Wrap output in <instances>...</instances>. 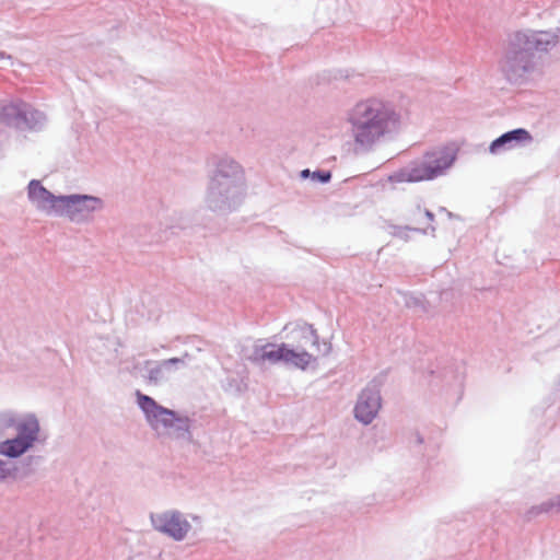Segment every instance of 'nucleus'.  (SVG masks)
Masks as SVG:
<instances>
[{
    "label": "nucleus",
    "instance_id": "f257e3e1",
    "mask_svg": "<svg viewBox=\"0 0 560 560\" xmlns=\"http://www.w3.org/2000/svg\"><path fill=\"white\" fill-rule=\"evenodd\" d=\"M40 422L36 413L13 408L0 410V456L16 459L40 440Z\"/></svg>",
    "mask_w": 560,
    "mask_h": 560
},
{
    "label": "nucleus",
    "instance_id": "f03ea898",
    "mask_svg": "<svg viewBox=\"0 0 560 560\" xmlns=\"http://www.w3.org/2000/svg\"><path fill=\"white\" fill-rule=\"evenodd\" d=\"M349 121L355 141L369 147L385 135L397 129L398 115L378 100H366L358 103L351 110Z\"/></svg>",
    "mask_w": 560,
    "mask_h": 560
},
{
    "label": "nucleus",
    "instance_id": "7ed1b4c3",
    "mask_svg": "<svg viewBox=\"0 0 560 560\" xmlns=\"http://www.w3.org/2000/svg\"><path fill=\"white\" fill-rule=\"evenodd\" d=\"M454 160L455 153L452 149L438 148L394 172L389 180L397 184L432 180L442 175Z\"/></svg>",
    "mask_w": 560,
    "mask_h": 560
},
{
    "label": "nucleus",
    "instance_id": "20e7f679",
    "mask_svg": "<svg viewBox=\"0 0 560 560\" xmlns=\"http://www.w3.org/2000/svg\"><path fill=\"white\" fill-rule=\"evenodd\" d=\"M137 404L145 416V420L153 430L165 429L168 434L177 440L188 443L192 442L190 431L192 420L186 416H180L176 411L159 405L152 397L136 393Z\"/></svg>",
    "mask_w": 560,
    "mask_h": 560
},
{
    "label": "nucleus",
    "instance_id": "39448f33",
    "mask_svg": "<svg viewBox=\"0 0 560 560\" xmlns=\"http://www.w3.org/2000/svg\"><path fill=\"white\" fill-rule=\"evenodd\" d=\"M150 522L156 532L175 541H183L191 529L188 516L178 510L151 513Z\"/></svg>",
    "mask_w": 560,
    "mask_h": 560
},
{
    "label": "nucleus",
    "instance_id": "423d86ee",
    "mask_svg": "<svg viewBox=\"0 0 560 560\" xmlns=\"http://www.w3.org/2000/svg\"><path fill=\"white\" fill-rule=\"evenodd\" d=\"M556 44V36L547 32H518L511 40L512 51L508 56L512 63L518 55H532L535 51L547 50L549 46Z\"/></svg>",
    "mask_w": 560,
    "mask_h": 560
},
{
    "label": "nucleus",
    "instance_id": "0eeeda50",
    "mask_svg": "<svg viewBox=\"0 0 560 560\" xmlns=\"http://www.w3.org/2000/svg\"><path fill=\"white\" fill-rule=\"evenodd\" d=\"M382 398L376 384H369L360 393L354 406V417L363 424H370L381 409Z\"/></svg>",
    "mask_w": 560,
    "mask_h": 560
},
{
    "label": "nucleus",
    "instance_id": "6e6552de",
    "mask_svg": "<svg viewBox=\"0 0 560 560\" xmlns=\"http://www.w3.org/2000/svg\"><path fill=\"white\" fill-rule=\"evenodd\" d=\"M188 358L189 354L185 353L182 358H171L162 361L147 360L143 363L144 377L150 384L159 385L167 381L182 366H185Z\"/></svg>",
    "mask_w": 560,
    "mask_h": 560
},
{
    "label": "nucleus",
    "instance_id": "1a4fd4ad",
    "mask_svg": "<svg viewBox=\"0 0 560 560\" xmlns=\"http://www.w3.org/2000/svg\"><path fill=\"white\" fill-rule=\"evenodd\" d=\"M284 350V342L277 345L258 339L254 342L249 351L244 353V358L256 365H262L265 363L278 364L283 361Z\"/></svg>",
    "mask_w": 560,
    "mask_h": 560
},
{
    "label": "nucleus",
    "instance_id": "9d476101",
    "mask_svg": "<svg viewBox=\"0 0 560 560\" xmlns=\"http://www.w3.org/2000/svg\"><path fill=\"white\" fill-rule=\"evenodd\" d=\"M293 339L298 341V349L305 350L306 347H312L317 354L326 357L331 352V343L327 340L319 341L316 329L313 325L302 323L295 324L291 329Z\"/></svg>",
    "mask_w": 560,
    "mask_h": 560
},
{
    "label": "nucleus",
    "instance_id": "9b49d317",
    "mask_svg": "<svg viewBox=\"0 0 560 560\" xmlns=\"http://www.w3.org/2000/svg\"><path fill=\"white\" fill-rule=\"evenodd\" d=\"M60 213L69 217L71 220L79 213H89L100 207L101 201L97 198L89 196H68L59 197Z\"/></svg>",
    "mask_w": 560,
    "mask_h": 560
},
{
    "label": "nucleus",
    "instance_id": "f8f14e48",
    "mask_svg": "<svg viewBox=\"0 0 560 560\" xmlns=\"http://www.w3.org/2000/svg\"><path fill=\"white\" fill-rule=\"evenodd\" d=\"M28 197L37 208L44 211L60 209L59 197H55L38 180H32L28 185Z\"/></svg>",
    "mask_w": 560,
    "mask_h": 560
},
{
    "label": "nucleus",
    "instance_id": "ddd939ff",
    "mask_svg": "<svg viewBox=\"0 0 560 560\" xmlns=\"http://www.w3.org/2000/svg\"><path fill=\"white\" fill-rule=\"evenodd\" d=\"M406 221L407 228L409 230L420 232L423 234L434 231V215L425 207H421L418 205L415 208H411L408 211Z\"/></svg>",
    "mask_w": 560,
    "mask_h": 560
},
{
    "label": "nucleus",
    "instance_id": "4468645a",
    "mask_svg": "<svg viewBox=\"0 0 560 560\" xmlns=\"http://www.w3.org/2000/svg\"><path fill=\"white\" fill-rule=\"evenodd\" d=\"M316 358L305 350L293 349L285 343V350L283 353V361L285 365H291L302 371H305L311 363L315 362Z\"/></svg>",
    "mask_w": 560,
    "mask_h": 560
},
{
    "label": "nucleus",
    "instance_id": "2eb2a0df",
    "mask_svg": "<svg viewBox=\"0 0 560 560\" xmlns=\"http://www.w3.org/2000/svg\"><path fill=\"white\" fill-rule=\"evenodd\" d=\"M532 141L530 133L523 128H518L509 132L503 133L501 137L495 139L490 144V152L495 154L500 151L501 148L508 147L512 148L513 142H529Z\"/></svg>",
    "mask_w": 560,
    "mask_h": 560
},
{
    "label": "nucleus",
    "instance_id": "dca6fc26",
    "mask_svg": "<svg viewBox=\"0 0 560 560\" xmlns=\"http://www.w3.org/2000/svg\"><path fill=\"white\" fill-rule=\"evenodd\" d=\"M542 513H560V494L549 500L532 506L525 514L527 520H532Z\"/></svg>",
    "mask_w": 560,
    "mask_h": 560
},
{
    "label": "nucleus",
    "instance_id": "f3484780",
    "mask_svg": "<svg viewBox=\"0 0 560 560\" xmlns=\"http://www.w3.org/2000/svg\"><path fill=\"white\" fill-rule=\"evenodd\" d=\"M514 254H515L514 247L504 246V247H498L494 255H495V259L499 265L510 266L509 260L513 257ZM511 267H513V266L511 265Z\"/></svg>",
    "mask_w": 560,
    "mask_h": 560
},
{
    "label": "nucleus",
    "instance_id": "a211bd4d",
    "mask_svg": "<svg viewBox=\"0 0 560 560\" xmlns=\"http://www.w3.org/2000/svg\"><path fill=\"white\" fill-rule=\"evenodd\" d=\"M404 299L407 307L425 311L424 298L422 295L405 294Z\"/></svg>",
    "mask_w": 560,
    "mask_h": 560
},
{
    "label": "nucleus",
    "instance_id": "6ab92c4d",
    "mask_svg": "<svg viewBox=\"0 0 560 560\" xmlns=\"http://www.w3.org/2000/svg\"><path fill=\"white\" fill-rule=\"evenodd\" d=\"M11 476H12V468H11L10 464L7 460L0 458V482H3Z\"/></svg>",
    "mask_w": 560,
    "mask_h": 560
},
{
    "label": "nucleus",
    "instance_id": "aec40b11",
    "mask_svg": "<svg viewBox=\"0 0 560 560\" xmlns=\"http://www.w3.org/2000/svg\"><path fill=\"white\" fill-rule=\"evenodd\" d=\"M413 438H415V442L418 444V445H421L423 443V438L420 435L419 432H416L413 434Z\"/></svg>",
    "mask_w": 560,
    "mask_h": 560
},
{
    "label": "nucleus",
    "instance_id": "412c9836",
    "mask_svg": "<svg viewBox=\"0 0 560 560\" xmlns=\"http://www.w3.org/2000/svg\"><path fill=\"white\" fill-rule=\"evenodd\" d=\"M189 518H191L194 522H198L200 523L201 522V517L198 516V515H195V514H190L189 515Z\"/></svg>",
    "mask_w": 560,
    "mask_h": 560
},
{
    "label": "nucleus",
    "instance_id": "4be33fe9",
    "mask_svg": "<svg viewBox=\"0 0 560 560\" xmlns=\"http://www.w3.org/2000/svg\"><path fill=\"white\" fill-rule=\"evenodd\" d=\"M456 386H457L458 390H459V389H460V387H462V381H460L458 377H457V380H456Z\"/></svg>",
    "mask_w": 560,
    "mask_h": 560
},
{
    "label": "nucleus",
    "instance_id": "5701e85b",
    "mask_svg": "<svg viewBox=\"0 0 560 560\" xmlns=\"http://www.w3.org/2000/svg\"><path fill=\"white\" fill-rule=\"evenodd\" d=\"M329 177H330V175H329V174H327V175H322V179H323V180H327Z\"/></svg>",
    "mask_w": 560,
    "mask_h": 560
}]
</instances>
